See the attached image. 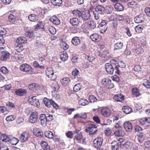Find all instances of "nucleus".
I'll return each mask as SVG.
<instances>
[{
  "instance_id": "1",
  "label": "nucleus",
  "mask_w": 150,
  "mask_h": 150,
  "mask_svg": "<svg viewBox=\"0 0 150 150\" xmlns=\"http://www.w3.org/2000/svg\"><path fill=\"white\" fill-rule=\"evenodd\" d=\"M144 43H140L137 44L135 47L133 49V52L138 54H140L144 52L143 47L145 46Z\"/></svg>"
},
{
  "instance_id": "2",
  "label": "nucleus",
  "mask_w": 150,
  "mask_h": 150,
  "mask_svg": "<svg viewBox=\"0 0 150 150\" xmlns=\"http://www.w3.org/2000/svg\"><path fill=\"white\" fill-rule=\"evenodd\" d=\"M98 130L97 127L93 124H89L87 125L86 131L89 135H93L96 133Z\"/></svg>"
},
{
  "instance_id": "3",
  "label": "nucleus",
  "mask_w": 150,
  "mask_h": 150,
  "mask_svg": "<svg viewBox=\"0 0 150 150\" xmlns=\"http://www.w3.org/2000/svg\"><path fill=\"white\" fill-rule=\"evenodd\" d=\"M28 102L32 105L38 107L40 105L39 100L36 99V97L32 96L28 97Z\"/></svg>"
},
{
  "instance_id": "4",
  "label": "nucleus",
  "mask_w": 150,
  "mask_h": 150,
  "mask_svg": "<svg viewBox=\"0 0 150 150\" xmlns=\"http://www.w3.org/2000/svg\"><path fill=\"white\" fill-rule=\"evenodd\" d=\"M21 70L23 71L29 72L30 74L33 73V70H32V67L26 64H23L20 67Z\"/></svg>"
},
{
  "instance_id": "5",
  "label": "nucleus",
  "mask_w": 150,
  "mask_h": 150,
  "mask_svg": "<svg viewBox=\"0 0 150 150\" xmlns=\"http://www.w3.org/2000/svg\"><path fill=\"white\" fill-rule=\"evenodd\" d=\"M105 66V70L108 74L111 75L113 74L115 66L114 64L112 65L109 63H106Z\"/></svg>"
},
{
  "instance_id": "6",
  "label": "nucleus",
  "mask_w": 150,
  "mask_h": 150,
  "mask_svg": "<svg viewBox=\"0 0 150 150\" xmlns=\"http://www.w3.org/2000/svg\"><path fill=\"white\" fill-rule=\"evenodd\" d=\"M138 124L141 125H144V127H147L150 125V118L143 117L138 120Z\"/></svg>"
},
{
  "instance_id": "7",
  "label": "nucleus",
  "mask_w": 150,
  "mask_h": 150,
  "mask_svg": "<svg viewBox=\"0 0 150 150\" xmlns=\"http://www.w3.org/2000/svg\"><path fill=\"white\" fill-rule=\"evenodd\" d=\"M46 73L47 75L51 80L54 81L56 79V76L54 74L52 68H47L46 71Z\"/></svg>"
},
{
  "instance_id": "8",
  "label": "nucleus",
  "mask_w": 150,
  "mask_h": 150,
  "mask_svg": "<svg viewBox=\"0 0 150 150\" xmlns=\"http://www.w3.org/2000/svg\"><path fill=\"white\" fill-rule=\"evenodd\" d=\"M125 67L126 65L123 62H119L118 63L117 65L115 67V72L118 74H121L120 71L121 69L124 68Z\"/></svg>"
},
{
  "instance_id": "9",
  "label": "nucleus",
  "mask_w": 150,
  "mask_h": 150,
  "mask_svg": "<svg viewBox=\"0 0 150 150\" xmlns=\"http://www.w3.org/2000/svg\"><path fill=\"white\" fill-rule=\"evenodd\" d=\"M38 118V113L36 111L32 112L29 118V122L32 123H35L37 121Z\"/></svg>"
},
{
  "instance_id": "10",
  "label": "nucleus",
  "mask_w": 150,
  "mask_h": 150,
  "mask_svg": "<svg viewBox=\"0 0 150 150\" xmlns=\"http://www.w3.org/2000/svg\"><path fill=\"white\" fill-rule=\"evenodd\" d=\"M101 112L102 115L105 117H109L111 113V110L106 107L102 108L101 110Z\"/></svg>"
},
{
  "instance_id": "11",
  "label": "nucleus",
  "mask_w": 150,
  "mask_h": 150,
  "mask_svg": "<svg viewBox=\"0 0 150 150\" xmlns=\"http://www.w3.org/2000/svg\"><path fill=\"white\" fill-rule=\"evenodd\" d=\"M103 141V139L101 137H99L93 141V145L97 148L101 147Z\"/></svg>"
},
{
  "instance_id": "12",
  "label": "nucleus",
  "mask_w": 150,
  "mask_h": 150,
  "mask_svg": "<svg viewBox=\"0 0 150 150\" xmlns=\"http://www.w3.org/2000/svg\"><path fill=\"white\" fill-rule=\"evenodd\" d=\"M18 14L14 13H12L10 14L8 17L9 21L13 23H15L17 19Z\"/></svg>"
},
{
  "instance_id": "13",
  "label": "nucleus",
  "mask_w": 150,
  "mask_h": 150,
  "mask_svg": "<svg viewBox=\"0 0 150 150\" xmlns=\"http://www.w3.org/2000/svg\"><path fill=\"white\" fill-rule=\"evenodd\" d=\"M145 16L143 14H141L136 16L134 18V21L137 23H142L145 19Z\"/></svg>"
},
{
  "instance_id": "14",
  "label": "nucleus",
  "mask_w": 150,
  "mask_h": 150,
  "mask_svg": "<svg viewBox=\"0 0 150 150\" xmlns=\"http://www.w3.org/2000/svg\"><path fill=\"white\" fill-rule=\"evenodd\" d=\"M1 55V60L4 61L8 59L10 57V54L7 51L4 50H2L0 52Z\"/></svg>"
},
{
  "instance_id": "15",
  "label": "nucleus",
  "mask_w": 150,
  "mask_h": 150,
  "mask_svg": "<svg viewBox=\"0 0 150 150\" xmlns=\"http://www.w3.org/2000/svg\"><path fill=\"white\" fill-rule=\"evenodd\" d=\"M33 134L36 136L42 138L44 136V133L41 130L38 128H35L33 130Z\"/></svg>"
},
{
  "instance_id": "16",
  "label": "nucleus",
  "mask_w": 150,
  "mask_h": 150,
  "mask_svg": "<svg viewBox=\"0 0 150 150\" xmlns=\"http://www.w3.org/2000/svg\"><path fill=\"white\" fill-rule=\"evenodd\" d=\"M29 137V135L27 132H24L20 136L19 140L21 142H25L27 141Z\"/></svg>"
},
{
  "instance_id": "17",
  "label": "nucleus",
  "mask_w": 150,
  "mask_h": 150,
  "mask_svg": "<svg viewBox=\"0 0 150 150\" xmlns=\"http://www.w3.org/2000/svg\"><path fill=\"white\" fill-rule=\"evenodd\" d=\"M40 120L41 124L43 126H47V124L48 123V122L47 120L46 114H42L40 115Z\"/></svg>"
},
{
  "instance_id": "18",
  "label": "nucleus",
  "mask_w": 150,
  "mask_h": 150,
  "mask_svg": "<svg viewBox=\"0 0 150 150\" xmlns=\"http://www.w3.org/2000/svg\"><path fill=\"white\" fill-rule=\"evenodd\" d=\"M16 95L19 96H25L27 95V90L23 88L18 89L15 91Z\"/></svg>"
},
{
  "instance_id": "19",
  "label": "nucleus",
  "mask_w": 150,
  "mask_h": 150,
  "mask_svg": "<svg viewBox=\"0 0 150 150\" xmlns=\"http://www.w3.org/2000/svg\"><path fill=\"white\" fill-rule=\"evenodd\" d=\"M90 16V14L89 11H86L82 12L81 17L83 21L87 20L89 18Z\"/></svg>"
},
{
  "instance_id": "20",
  "label": "nucleus",
  "mask_w": 150,
  "mask_h": 150,
  "mask_svg": "<svg viewBox=\"0 0 150 150\" xmlns=\"http://www.w3.org/2000/svg\"><path fill=\"white\" fill-rule=\"evenodd\" d=\"M113 99L117 102H122L124 100V97L122 94H116L114 96Z\"/></svg>"
},
{
  "instance_id": "21",
  "label": "nucleus",
  "mask_w": 150,
  "mask_h": 150,
  "mask_svg": "<svg viewBox=\"0 0 150 150\" xmlns=\"http://www.w3.org/2000/svg\"><path fill=\"white\" fill-rule=\"evenodd\" d=\"M49 20L54 25H57L60 23V22L59 19L55 16H52L50 18Z\"/></svg>"
},
{
  "instance_id": "22",
  "label": "nucleus",
  "mask_w": 150,
  "mask_h": 150,
  "mask_svg": "<svg viewBox=\"0 0 150 150\" xmlns=\"http://www.w3.org/2000/svg\"><path fill=\"white\" fill-rule=\"evenodd\" d=\"M96 22L93 21H91L87 23L88 28L90 30H92L94 29L96 27Z\"/></svg>"
},
{
  "instance_id": "23",
  "label": "nucleus",
  "mask_w": 150,
  "mask_h": 150,
  "mask_svg": "<svg viewBox=\"0 0 150 150\" xmlns=\"http://www.w3.org/2000/svg\"><path fill=\"white\" fill-rule=\"evenodd\" d=\"M72 44L75 46L79 45L81 44V41L79 37L75 36L71 40Z\"/></svg>"
},
{
  "instance_id": "24",
  "label": "nucleus",
  "mask_w": 150,
  "mask_h": 150,
  "mask_svg": "<svg viewBox=\"0 0 150 150\" xmlns=\"http://www.w3.org/2000/svg\"><path fill=\"white\" fill-rule=\"evenodd\" d=\"M70 82V79L68 77L64 78L60 80L61 84L64 86H67Z\"/></svg>"
},
{
  "instance_id": "25",
  "label": "nucleus",
  "mask_w": 150,
  "mask_h": 150,
  "mask_svg": "<svg viewBox=\"0 0 150 150\" xmlns=\"http://www.w3.org/2000/svg\"><path fill=\"white\" fill-rule=\"evenodd\" d=\"M124 127L126 130L127 132H129L132 130V126L131 123L129 121L125 122L124 123Z\"/></svg>"
},
{
  "instance_id": "26",
  "label": "nucleus",
  "mask_w": 150,
  "mask_h": 150,
  "mask_svg": "<svg viewBox=\"0 0 150 150\" xmlns=\"http://www.w3.org/2000/svg\"><path fill=\"white\" fill-rule=\"evenodd\" d=\"M70 22L73 26L77 27L79 24V21L77 18H73L70 19Z\"/></svg>"
},
{
  "instance_id": "27",
  "label": "nucleus",
  "mask_w": 150,
  "mask_h": 150,
  "mask_svg": "<svg viewBox=\"0 0 150 150\" xmlns=\"http://www.w3.org/2000/svg\"><path fill=\"white\" fill-rule=\"evenodd\" d=\"M27 40L26 38L24 37H19L17 38L16 40L17 44H24L26 42Z\"/></svg>"
},
{
  "instance_id": "28",
  "label": "nucleus",
  "mask_w": 150,
  "mask_h": 150,
  "mask_svg": "<svg viewBox=\"0 0 150 150\" xmlns=\"http://www.w3.org/2000/svg\"><path fill=\"white\" fill-rule=\"evenodd\" d=\"M40 145L43 150H50V147L47 142L42 141L40 143Z\"/></svg>"
},
{
  "instance_id": "29",
  "label": "nucleus",
  "mask_w": 150,
  "mask_h": 150,
  "mask_svg": "<svg viewBox=\"0 0 150 150\" xmlns=\"http://www.w3.org/2000/svg\"><path fill=\"white\" fill-rule=\"evenodd\" d=\"M132 95L136 97H138L141 95L139 90L137 87L133 88L132 89Z\"/></svg>"
},
{
  "instance_id": "30",
  "label": "nucleus",
  "mask_w": 150,
  "mask_h": 150,
  "mask_svg": "<svg viewBox=\"0 0 150 150\" xmlns=\"http://www.w3.org/2000/svg\"><path fill=\"white\" fill-rule=\"evenodd\" d=\"M114 143L113 142L111 143L112 150H119V148L121 147V142H118V143H116V142H115V144H113Z\"/></svg>"
},
{
  "instance_id": "31",
  "label": "nucleus",
  "mask_w": 150,
  "mask_h": 150,
  "mask_svg": "<svg viewBox=\"0 0 150 150\" xmlns=\"http://www.w3.org/2000/svg\"><path fill=\"white\" fill-rule=\"evenodd\" d=\"M11 137V136L7 135L6 134H2L0 139L3 142H7L10 140Z\"/></svg>"
},
{
  "instance_id": "32",
  "label": "nucleus",
  "mask_w": 150,
  "mask_h": 150,
  "mask_svg": "<svg viewBox=\"0 0 150 150\" xmlns=\"http://www.w3.org/2000/svg\"><path fill=\"white\" fill-rule=\"evenodd\" d=\"M114 134L115 136L117 137H123L125 134L124 131L121 129L116 130Z\"/></svg>"
},
{
  "instance_id": "33",
  "label": "nucleus",
  "mask_w": 150,
  "mask_h": 150,
  "mask_svg": "<svg viewBox=\"0 0 150 150\" xmlns=\"http://www.w3.org/2000/svg\"><path fill=\"white\" fill-rule=\"evenodd\" d=\"M53 100L52 99H49L46 98H44L43 102L45 105L48 108L51 107Z\"/></svg>"
},
{
  "instance_id": "34",
  "label": "nucleus",
  "mask_w": 150,
  "mask_h": 150,
  "mask_svg": "<svg viewBox=\"0 0 150 150\" xmlns=\"http://www.w3.org/2000/svg\"><path fill=\"white\" fill-rule=\"evenodd\" d=\"M123 112L126 114H129L132 112V109L128 106H124L122 108Z\"/></svg>"
},
{
  "instance_id": "35",
  "label": "nucleus",
  "mask_w": 150,
  "mask_h": 150,
  "mask_svg": "<svg viewBox=\"0 0 150 150\" xmlns=\"http://www.w3.org/2000/svg\"><path fill=\"white\" fill-rule=\"evenodd\" d=\"M115 8L116 10L117 11H122L124 9V7L122 5L118 3H116L114 5Z\"/></svg>"
},
{
  "instance_id": "36",
  "label": "nucleus",
  "mask_w": 150,
  "mask_h": 150,
  "mask_svg": "<svg viewBox=\"0 0 150 150\" xmlns=\"http://www.w3.org/2000/svg\"><path fill=\"white\" fill-rule=\"evenodd\" d=\"M105 9L103 6L101 5L97 6L96 8V11L98 13L103 14L104 12Z\"/></svg>"
},
{
  "instance_id": "37",
  "label": "nucleus",
  "mask_w": 150,
  "mask_h": 150,
  "mask_svg": "<svg viewBox=\"0 0 150 150\" xmlns=\"http://www.w3.org/2000/svg\"><path fill=\"white\" fill-rule=\"evenodd\" d=\"M90 38L93 41L98 42L100 40L99 35L97 33L92 34L90 36Z\"/></svg>"
},
{
  "instance_id": "38",
  "label": "nucleus",
  "mask_w": 150,
  "mask_h": 150,
  "mask_svg": "<svg viewBox=\"0 0 150 150\" xmlns=\"http://www.w3.org/2000/svg\"><path fill=\"white\" fill-rule=\"evenodd\" d=\"M28 19L31 21L35 22L38 20V17L36 15L33 14L28 16Z\"/></svg>"
},
{
  "instance_id": "39",
  "label": "nucleus",
  "mask_w": 150,
  "mask_h": 150,
  "mask_svg": "<svg viewBox=\"0 0 150 150\" xmlns=\"http://www.w3.org/2000/svg\"><path fill=\"white\" fill-rule=\"evenodd\" d=\"M123 46V43L120 42H117L114 45L115 50H119L122 49Z\"/></svg>"
},
{
  "instance_id": "40",
  "label": "nucleus",
  "mask_w": 150,
  "mask_h": 150,
  "mask_svg": "<svg viewBox=\"0 0 150 150\" xmlns=\"http://www.w3.org/2000/svg\"><path fill=\"white\" fill-rule=\"evenodd\" d=\"M33 65L34 67L36 69H40L42 70L45 69V67L42 65H40L38 62L37 61H34L33 63Z\"/></svg>"
},
{
  "instance_id": "41",
  "label": "nucleus",
  "mask_w": 150,
  "mask_h": 150,
  "mask_svg": "<svg viewBox=\"0 0 150 150\" xmlns=\"http://www.w3.org/2000/svg\"><path fill=\"white\" fill-rule=\"evenodd\" d=\"M68 54L65 51L62 52L60 54V58L62 60L64 61H66L68 59Z\"/></svg>"
},
{
  "instance_id": "42",
  "label": "nucleus",
  "mask_w": 150,
  "mask_h": 150,
  "mask_svg": "<svg viewBox=\"0 0 150 150\" xmlns=\"http://www.w3.org/2000/svg\"><path fill=\"white\" fill-rule=\"evenodd\" d=\"M15 49L18 52H19L22 51L23 48L22 45L16 43L15 45Z\"/></svg>"
},
{
  "instance_id": "43",
  "label": "nucleus",
  "mask_w": 150,
  "mask_h": 150,
  "mask_svg": "<svg viewBox=\"0 0 150 150\" xmlns=\"http://www.w3.org/2000/svg\"><path fill=\"white\" fill-rule=\"evenodd\" d=\"M25 34L27 37L29 38H31L34 36V33L33 30H28L25 31Z\"/></svg>"
},
{
  "instance_id": "44",
  "label": "nucleus",
  "mask_w": 150,
  "mask_h": 150,
  "mask_svg": "<svg viewBox=\"0 0 150 150\" xmlns=\"http://www.w3.org/2000/svg\"><path fill=\"white\" fill-rule=\"evenodd\" d=\"M19 140L17 138L11 137V140L9 141L10 143L12 145H16L18 142Z\"/></svg>"
},
{
  "instance_id": "45",
  "label": "nucleus",
  "mask_w": 150,
  "mask_h": 150,
  "mask_svg": "<svg viewBox=\"0 0 150 150\" xmlns=\"http://www.w3.org/2000/svg\"><path fill=\"white\" fill-rule=\"evenodd\" d=\"M143 26L142 25H138L135 27V30L136 32L137 33H141L143 28Z\"/></svg>"
},
{
  "instance_id": "46",
  "label": "nucleus",
  "mask_w": 150,
  "mask_h": 150,
  "mask_svg": "<svg viewBox=\"0 0 150 150\" xmlns=\"http://www.w3.org/2000/svg\"><path fill=\"white\" fill-rule=\"evenodd\" d=\"M123 145L127 149H131L132 147L133 146V143L132 142L129 141H127L126 142L123 144Z\"/></svg>"
},
{
  "instance_id": "47",
  "label": "nucleus",
  "mask_w": 150,
  "mask_h": 150,
  "mask_svg": "<svg viewBox=\"0 0 150 150\" xmlns=\"http://www.w3.org/2000/svg\"><path fill=\"white\" fill-rule=\"evenodd\" d=\"M72 13L75 16L81 17L82 12L78 10H75L72 11Z\"/></svg>"
},
{
  "instance_id": "48",
  "label": "nucleus",
  "mask_w": 150,
  "mask_h": 150,
  "mask_svg": "<svg viewBox=\"0 0 150 150\" xmlns=\"http://www.w3.org/2000/svg\"><path fill=\"white\" fill-rule=\"evenodd\" d=\"M51 2L54 5L60 6L62 1V0H51Z\"/></svg>"
},
{
  "instance_id": "49",
  "label": "nucleus",
  "mask_w": 150,
  "mask_h": 150,
  "mask_svg": "<svg viewBox=\"0 0 150 150\" xmlns=\"http://www.w3.org/2000/svg\"><path fill=\"white\" fill-rule=\"evenodd\" d=\"M44 23L42 21L39 22L37 24V28L38 29H42L43 30H45Z\"/></svg>"
},
{
  "instance_id": "50",
  "label": "nucleus",
  "mask_w": 150,
  "mask_h": 150,
  "mask_svg": "<svg viewBox=\"0 0 150 150\" xmlns=\"http://www.w3.org/2000/svg\"><path fill=\"white\" fill-rule=\"evenodd\" d=\"M85 58L86 59L88 60L90 62H91L95 59V57H92L91 55L88 53L85 55Z\"/></svg>"
},
{
  "instance_id": "51",
  "label": "nucleus",
  "mask_w": 150,
  "mask_h": 150,
  "mask_svg": "<svg viewBox=\"0 0 150 150\" xmlns=\"http://www.w3.org/2000/svg\"><path fill=\"white\" fill-rule=\"evenodd\" d=\"M45 136L49 139L53 138V134L50 131H47L45 132L44 133Z\"/></svg>"
},
{
  "instance_id": "52",
  "label": "nucleus",
  "mask_w": 150,
  "mask_h": 150,
  "mask_svg": "<svg viewBox=\"0 0 150 150\" xmlns=\"http://www.w3.org/2000/svg\"><path fill=\"white\" fill-rule=\"evenodd\" d=\"M88 101L87 100L81 99L79 101V104L85 106L88 104Z\"/></svg>"
},
{
  "instance_id": "53",
  "label": "nucleus",
  "mask_w": 150,
  "mask_h": 150,
  "mask_svg": "<svg viewBox=\"0 0 150 150\" xmlns=\"http://www.w3.org/2000/svg\"><path fill=\"white\" fill-rule=\"evenodd\" d=\"M93 95H90L89 97V100L91 103H94L98 100Z\"/></svg>"
},
{
  "instance_id": "54",
  "label": "nucleus",
  "mask_w": 150,
  "mask_h": 150,
  "mask_svg": "<svg viewBox=\"0 0 150 150\" xmlns=\"http://www.w3.org/2000/svg\"><path fill=\"white\" fill-rule=\"evenodd\" d=\"M16 118V116L15 115H10L6 118V120L7 122L11 121Z\"/></svg>"
},
{
  "instance_id": "55",
  "label": "nucleus",
  "mask_w": 150,
  "mask_h": 150,
  "mask_svg": "<svg viewBox=\"0 0 150 150\" xmlns=\"http://www.w3.org/2000/svg\"><path fill=\"white\" fill-rule=\"evenodd\" d=\"M7 33V31L5 29L2 27H0V35L3 37V36L5 35Z\"/></svg>"
},
{
  "instance_id": "56",
  "label": "nucleus",
  "mask_w": 150,
  "mask_h": 150,
  "mask_svg": "<svg viewBox=\"0 0 150 150\" xmlns=\"http://www.w3.org/2000/svg\"><path fill=\"white\" fill-rule=\"evenodd\" d=\"M143 85L147 88H150V82L147 80H144Z\"/></svg>"
},
{
  "instance_id": "57",
  "label": "nucleus",
  "mask_w": 150,
  "mask_h": 150,
  "mask_svg": "<svg viewBox=\"0 0 150 150\" xmlns=\"http://www.w3.org/2000/svg\"><path fill=\"white\" fill-rule=\"evenodd\" d=\"M75 137L77 140H80L82 138V134L81 132H76Z\"/></svg>"
},
{
  "instance_id": "58",
  "label": "nucleus",
  "mask_w": 150,
  "mask_h": 150,
  "mask_svg": "<svg viewBox=\"0 0 150 150\" xmlns=\"http://www.w3.org/2000/svg\"><path fill=\"white\" fill-rule=\"evenodd\" d=\"M81 86L80 84H77L74 87V90L75 92H77L81 89Z\"/></svg>"
},
{
  "instance_id": "59",
  "label": "nucleus",
  "mask_w": 150,
  "mask_h": 150,
  "mask_svg": "<svg viewBox=\"0 0 150 150\" xmlns=\"http://www.w3.org/2000/svg\"><path fill=\"white\" fill-rule=\"evenodd\" d=\"M113 10V8L112 7L110 6H107L106 9H105V12L107 14H110L111 13Z\"/></svg>"
},
{
  "instance_id": "60",
  "label": "nucleus",
  "mask_w": 150,
  "mask_h": 150,
  "mask_svg": "<svg viewBox=\"0 0 150 150\" xmlns=\"http://www.w3.org/2000/svg\"><path fill=\"white\" fill-rule=\"evenodd\" d=\"M105 132L106 135L110 136L112 133V131L110 128H106L105 130Z\"/></svg>"
},
{
  "instance_id": "61",
  "label": "nucleus",
  "mask_w": 150,
  "mask_h": 150,
  "mask_svg": "<svg viewBox=\"0 0 150 150\" xmlns=\"http://www.w3.org/2000/svg\"><path fill=\"white\" fill-rule=\"evenodd\" d=\"M1 71L4 74H6L8 72L7 69L5 67H2L1 68Z\"/></svg>"
},
{
  "instance_id": "62",
  "label": "nucleus",
  "mask_w": 150,
  "mask_h": 150,
  "mask_svg": "<svg viewBox=\"0 0 150 150\" xmlns=\"http://www.w3.org/2000/svg\"><path fill=\"white\" fill-rule=\"evenodd\" d=\"M48 30L51 34L54 35L56 33V29L54 28L52 26L49 27L48 28Z\"/></svg>"
},
{
  "instance_id": "63",
  "label": "nucleus",
  "mask_w": 150,
  "mask_h": 150,
  "mask_svg": "<svg viewBox=\"0 0 150 150\" xmlns=\"http://www.w3.org/2000/svg\"><path fill=\"white\" fill-rule=\"evenodd\" d=\"M6 105L7 106L10 108H14L15 106L14 104L10 102H7L6 103Z\"/></svg>"
},
{
  "instance_id": "64",
  "label": "nucleus",
  "mask_w": 150,
  "mask_h": 150,
  "mask_svg": "<svg viewBox=\"0 0 150 150\" xmlns=\"http://www.w3.org/2000/svg\"><path fill=\"white\" fill-rule=\"evenodd\" d=\"M46 117H47V120L49 122L52 121L54 119L53 115L50 114H47L46 115Z\"/></svg>"
}]
</instances>
